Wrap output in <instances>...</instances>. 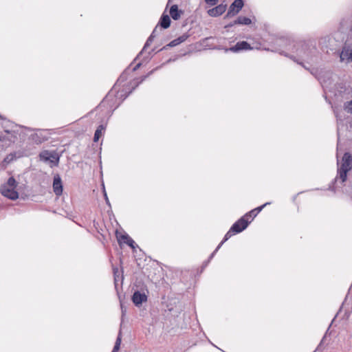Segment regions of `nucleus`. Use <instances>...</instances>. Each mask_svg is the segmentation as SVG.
I'll use <instances>...</instances> for the list:
<instances>
[{
    "instance_id": "nucleus-20",
    "label": "nucleus",
    "mask_w": 352,
    "mask_h": 352,
    "mask_svg": "<svg viewBox=\"0 0 352 352\" xmlns=\"http://www.w3.org/2000/svg\"><path fill=\"white\" fill-rule=\"evenodd\" d=\"M104 130V127L103 126V125H100L95 133H94V142H98L100 139V138L101 137L102 134V132Z\"/></svg>"
},
{
    "instance_id": "nucleus-11",
    "label": "nucleus",
    "mask_w": 352,
    "mask_h": 352,
    "mask_svg": "<svg viewBox=\"0 0 352 352\" xmlns=\"http://www.w3.org/2000/svg\"><path fill=\"white\" fill-rule=\"evenodd\" d=\"M182 11L178 10L177 5H173L170 7V14L174 20H177L180 18Z\"/></svg>"
},
{
    "instance_id": "nucleus-9",
    "label": "nucleus",
    "mask_w": 352,
    "mask_h": 352,
    "mask_svg": "<svg viewBox=\"0 0 352 352\" xmlns=\"http://www.w3.org/2000/svg\"><path fill=\"white\" fill-rule=\"evenodd\" d=\"M341 61H351L352 60V49H350L346 45L344 47L340 55Z\"/></svg>"
},
{
    "instance_id": "nucleus-24",
    "label": "nucleus",
    "mask_w": 352,
    "mask_h": 352,
    "mask_svg": "<svg viewBox=\"0 0 352 352\" xmlns=\"http://www.w3.org/2000/svg\"><path fill=\"white\" fill-rule=\"evenodd\" d=\"M40 157L43 161L47 162V161H49L50 160L51 155L48 152H43V153L40 154Z\"/></svg>"
},
{
    "instance_id": "nucleus-30",
    "label": "nucleus",
    "mask_w": 352,
    "mask_h": 352,
    "mask_svg": "<svg viewBox=\"0 0 352 352\" xmlns=\"http://www.w3.org/2000/svg\"><path fill=\"white\" fill-rule=\"evenodd\" d=\"M104 197H105L107 203L109 204V199H108V197L107 196V193L105 192H104Z\"/></svg>"
},
{
    "instance_id": "nucleus-22",
    "label": "nucleus",
    "mask_w": 352,
    "mask_h": 352,
    "mask_svg": "<svg viewBox=\"0 0 352 352\" xmlns=\"http://www.w3.org/2000/svg\"><path fill=\"white\" fill-rule=\"evenodd\" d=\"M258 214V212L256 210L254 209L251 210L250 212L245 214L243 217H246V219L250 221V222Z\"/></svg>"
},
{
    "instance_id": "nucleus-23",
    "label": "nucleus",
    "mask_w": 352,
    "mask_h": 352,
    "mask_svg": "<svg viewBox=\"0 0 352 352\" xmlns=\"http://www.w3.org/2000/svg\"><path fill=\"white\" fill-rule=\"evenodd\" d=\"M344 109L348 113H352V100L344 104Z\"/></svg>"
},
{
    "instance_id": "nucleus-10",
    "label": "nucleus",
    "mask_w": 352,
    "mask_h": 352,
    "mask_svg": "<svg viewBox=\"0 0 352 352\" xmlns=\"http://www.w3.org/2000/svg\"><path fill=\"white\" fill-rule=\"evenodd\" d=\"M188 38V35L186 34H182V36H179L178 38L173 40L172 41H170L169 43V44L168 45V46L169 47H175V46H177L178 45H179L180 43L184 42L185 41H186V39Z\"/></svg>"
},
{
    "instance_id": "nucleus-4",
    "label": "nucleus",
    "mask_w": 352,
    "mask_h": 352,
    "mask_svg": "<svg viewBox=\"0 0 352 352\" xmlns=\"http://www.w3.org/2000/svg\"><path fill=\"white\" fill-rule=\"evenodd\" d=\"M249 223L250 221L246 219V217H242L232 225L231 230L234 231V233H239L248 227Z\"/></svg>"
},
{
    "instance_id": "nucleus-14",
    "label": "nucleus",
    "mask_w": 352,
    "mask_h": 352,
    "mask_svg": "<svg viewBox=\"0 0 352 352\" xmlns=\"http://www.w3.org/2000/svg\"><path fill=\"white\" fill-rule=\"evenodd\" d=\"M120 241L124 243L127 244L129 246H130L132 248H134V241L127 234L122 235L120 238Z\"/></svg>"
},
{
    "instance_id": "nucleus-7",
    "label": "nucleus",
    "mask_w": 352,
    "mask_h": 352,
    "mask_svg": "<svg viewBox=\"0 0 352 352\" xmlns=\"http://www.w3.org/2000/svg\"><path fill=\"white\" fill-rule=\"evenodd\" d=\"M147 297L144 294L140 293V292H134L132 296V300L136 306L140 305L143 302H146Z\"/></svg>"
},
{
    "instance_id": "nucleus-13",
    "label": "nucleus",
    "mask_w": 352,
    "mask_h": 352,
    "mask_svg": "<svg viewBox=\"0 0 352 352\" xmlns=\"http://www.w3.org/2000/svg\"><path fill=\"white\" fill-rule=\"evenodd\" d=\"M114 91L111 90L108 94L106 96L104 99L101 102V103L99 105V108H102L103 107H105L107 104H108L109 102L113 100V98L114 97Z\"/></svg>"
},
{
    "instance_id": "nucleus-15",
    "label": "nucleus",
    "mask_w": 352,
    "mask_h": 352,
    "mask_svg": "<svg viewBox=\"0 0 352 352\" xmlns=\"http://www.w3.org/2000/svg\"><path fill=\"white\" fill-rule=\"evenodd\" d=\"M170 19L166 14H163L160 19V25L162 28L166 29L170 26Z\"/></svg>"
},
{
    "instance_id": "nucleus-27",
    "label": "nucleus",
    "mask_w": 352,
    "mask_h": 352,
    "mask_svg": "<svg viewBox=\"0 0 352 352\" xmlns=\"http://www.w3.org/2000/svg\"><path fill=\"white\" fill-rule=\"evenodd\" d=\"M267 204V203L263 204V206H259L256 208H255V210H256V212H258V214L262 210V209Z\"/></svg>"
},
{
    "instance_id": "nucleus-8",
    "label": "nucleus",
    "mask_w": 352,
    "mask_h": 352,
    "mask_svg": "<svg viewBox=\"0 0 352 352\" xmlns=\"http://www.w3.org/2000/svg\"><path fill=\"white\" fill-rule=\"evenodd\" d=\"M251 49L252 47L246 41H241L238 42L234 47H230L229 50L234 52H237L241 50H248Z\"/></svg>"
},
{
    "instance_id": "nucleus-17",
    "label": "nucleus",
    "mask_w": 352,
    "mask_h": 352,
    "mask_svg": "<svg viewBox=\"0 0 352 352\" xmlns=\"http://www.w3.org/2000/svg\"><path fill=\"white\" fill-rule=\"evenodd\" d=\"M251 23V19L245 16H239L237 19L234 21V24L239 25H250Z\"/></svg>"
},
{
    "instance_id": "nucleus-18",
    "label": "nucleus",
    "mask_w": 352,
    "mask_h": 352,
    "mask_svg": "<svg viewBox=\"0 0 352 352\" xmlns=\"http://www.w3.org/2000/svg\"><path fill=\"white\" fill-rule=\"evenodd\" d=\"M235 233H234V231H232L231 230V228L230 229V230L226 234L223 241L220 243V244L217 246V248H216V250L213 252V253L212 254V256L218 251V250L220 248V247L223 245V243L226 241L227 240H228V239L230 237H231L233 234H234Z\"/></svg>"
},
{
    "instance_id": "nucleus-3",
    "label": "nucleus",
    "mask_w": 352,
    "mask_h": 352,
    "mask_svg": "<svg viewBox=\"0 0 352 352\" xmlns=\"http://www.w3.org/2000/svg\"><path fill=\"white\" fill-rule=\"evenodd\" d=\"M243 6L242 0H235L230 6L229 10L224 18L232 17L237 14Z\"/></svg>"
},
{
    "instance_id": "nucleus-12",
    "label": "nucleus",
    "mask_w": 352,
    "mask_h": 352,
    "mask_svg": "<svg viewBox=\"0 0 352 352\" xmlns=\"http://www.w3.org/2000/svg\"><path fill=\"white\" fill-rule=\"evenodd\" d=\"M307 44L305 43H298V49L296 50V52L298 55L303 56L304 55H307Z\"/></svg>"
},
{
    "instance_id": "nucleus-29",
    "label": "nucleus",
    "mask_w": 352,
    "mask_h": 352,
    "mask_svg": "<svg viewBox=\"0 0 352 352\" xmlns=\"http://www.w3.org/2000/svg\"><path fill=\"white\" fill-rule=\"evenodd\" d=\"M235 24H234V21L232 23H230V24H228L225 26V28H230V27H232L233 25H234Z\"/></svg>"
},
{
    "instance_id": "nucleus-21",
    "label": "nucleus",
    "mask_w": 352,
    "mask_h": 352,
    "mask_svg": "<svg viewBox=\"0 0 352 352\" xmlns=\"http://www.w3.org/2000/svg\"><path fill=\"white\" fill-rule=\"evenodd\" d=\"M32 140L36 144H41L44 141V138L41 137L37 133H34L30 136Z\"/></svg>"
},
{
    "instance_id": "nucleus-1",
    "label": "nucleus",
    "mask_w": 352,
    "mask_h": 352,
    "mask_svg": "<svg viewBox=\"0 0 352 352\" xmlns=\"http://www.w3.org/2000/svg\"><path fill=\"white\" fill-rule=\"evenodd\" d=\"M352 169V156L349 153H345L342 157V162L338 160V175L336 181L340 179L343 183L347 177V173Z\"/></svg>"
},
{
    "instance_id": "nucleus-6",
    "label": "nucleus",
    "mask_w": 352,
    "mask_h": 352,
    "mask_svg": "<svg viewBox=\"0 0 352 352\" xmlns=\"http://www.w3.org/2000/svg\"><path fill=\"white\" fill-rule=\"evenodd\" d=\"M53 190L57 196H60L63 193V184L58 175H55L54 177Z\"/></svg>"
},
{
    "instance_id": "nucleus-25",
    "label": "nucleus",
    "mask_w": 352,
    "mask_h": 352,
    "mask_svg": "<svg viewBox=\"0 0 352 352\" xmlns=\"http://www.w3.org/2000/svg\"><path fill=\"white\" fill-rule=\"evenodd\" d=\"M120 344H121V333L120 332L118 336V338L116 339V343H115L114 346L120 347Z\"/></svg>"
},
{
    "instance_id": "nucleus-28",
    "label": "nucleus",
    "mask_w": 352,
    "mask_h": 352,
    "mask_svg": "<svg viewBox=\"0 0 352 352\" xmlns=\"http://www.w3.org/2000/svg\"><path fill=\"white\" fill-rule=\"evenodd\" d=\"M120 347L114 346L111 352H118Z\"/></svg>"
},
{
    "instance_id": "nucleus-31",
    "label": "nucleus",
    "mask_w": 352,
    "mask_h": 352,
    "mask_svg": "<svg viewBox=\"0 0 352 352\" xmlns=\"http://www.w3.org/2000/svg\"><path fill=\"white\" fill-rule=\"evenodd\" d=\"M140 67V64H138V65L135 67V69H137V67Z\"/></svg>"
},
{
    "instance_id": "nucleus-2",
    "label": "nucleus",
    "mask_w": 352,
    "mask_h": 352,
    "mask_svg": "<svg viewBox=\"0 0 352 352\" xmlns=\"http://www.w3.org/2000/svg\"><path fill=\"white\" fill-rule=\"evenodd\" d=\"M16 186V180L13 177H10L8 182L1 186L0 192L4 197L11 200H16L19 198V193L15 190Z\"/></svg>"
},
{
    "instance_id": "nucleus-5",
    "label": "nucleus",
    "mask_w": 352,
    "mask_h": 352,
    "mask_svg": "<svg viewBox=\"0 0 352 352\" xmlns=\"http://www.w3.org/2000/svg\"><path fill=\"white\" fill-rule=\"evenodd\" d=\"M227 6L224 4H219L217 6L208 10L209 16L216 17L221 15L226 10Z\"/></svg>"
},
{
    "instance_id": "nucleus-19",
    "label": "nucleus",
    "mask_w": 352,
    "mask_h": 352,
    "mask_svg": "<svg viewBox=\"0 0 352 352\" xmlns=\"http://www.w3.org/2000/svg\"><path fill=\"white\" fill-rule=\"evenodd\" d=\"M157 32V27H155V28L153 30V32L151 33V36L148 38L145 45L143 47L142 52L144 50H145L146 48H147L151 45V43L153 42L154 38L156 36Z\"/></svg>"
},
{
    "instance_id": "nucleus-16",
    "label": "nucleus",
    "mask_w": 352,
    "mask_h": 352,
    "mask_svg": "<svg viewBox=\"0 0 352 352\" xmlns=\"http://www.w3.org/2000/svg\"><path fill=\"white\" fill-rule=\"evenodd\" d=\"M16 159V155L14 153L8 154L3 160L1 163V166L3 168H5L6 166L14 161Z\"/></svg>"
},
{
    "instance_id": "nucleus-26",
    "label": "nucleus",
    "mask_w": 352,
    "mask_h": 352,
    "mask_svg": "<svg viewBox=\"0 0 352 352\" xmlns=\"http://www.w3.org/2000/svg\"><path fill=\"white\" fill-rule=\"evenodd\" d=\"M206 3L210 6H213L217 4L218 0H205Z\"/></svg>"
}]
</instances>
